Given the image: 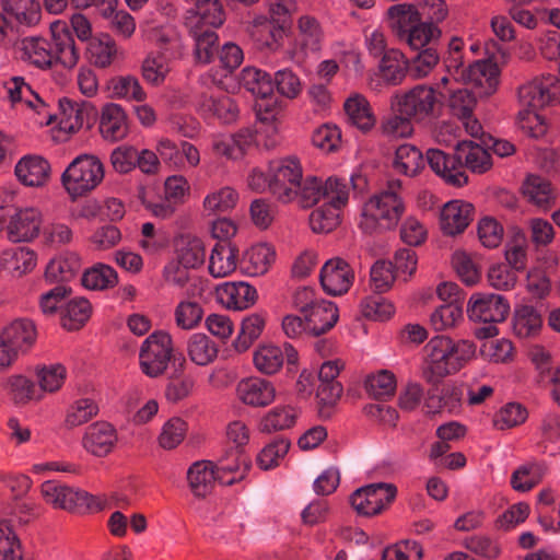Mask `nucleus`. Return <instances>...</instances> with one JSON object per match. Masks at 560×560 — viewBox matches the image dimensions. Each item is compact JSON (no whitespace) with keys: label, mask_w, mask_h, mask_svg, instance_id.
<instances>
[{"label":"nucleus","mask_w":560,"mask_h":560,"mask_svg":"<svg viewBox=\"0 0 560 560\" xmlns=\"http://www.w3.org/2000/svg\"><path fill=\"white\" fill-rule=\"evenodd\" d=\"M456 150L463 154L466 171L483 174L492 167L489 149L478 142H457Z\"/></svg>","instance_id":"nucleus-34"},{"label":"nucleus","mask_w":560,"mask_h":560,"mask_svg":"<svg viewBox=\"0 0 560 560\" xmlns=\"http://www.w3.org/2000/svg\"><path fill=\"white\" fill-rule=\"evenodd\" d=\"M118 442L117 431L109 422L96 421L90 424L82 438L84 450L93 456L109 455Z\"/></svg>","instance_id":"nucleus-17"},{"label":"nucleus","mask_w":560,"mask_h":560,"mask_svg":"<svg viewBox=\"0 0 560 560\" xmlns=\"http://www.w3.org/2000/svg\"><path fill=\"white\" fill-rule=\"evenodd\" d=\"M206 248L203 242L192 235H182L176 243V260L186 268L196 269L203 265Z\"/></svg>","instance_id":"nucleus-37"},{"label":"nucleus","mask_w":560,"mask_h":560,"mask_svg":"<svg viewBox=\"0 0 560 560\" xmlns=\"http://www.w3.org/2000/svg\"><path fill=\"white\" fill-rule=\"evenodd\" d=\"M284 31L281 26L267 19L255 20L252 36L259 48L277 50L283 39Z\"/></svg>","instance_id":"nucleus-43"},{"label":"nucleus","mask_w":560,"mask_h":560,"mask_svg":"<svg viewBox=\"0 0 560 560\" xmlns=\"http://www.w3.org/2000/svg\"><path fill=\"white\" fill-rule=\"evenodd\" d=\"M82 284L91 290H107L117 285V271L109 265L95 264L82 275Z\"/></svg>","instance_id":"nucleus-45"},{"label":"nucleus","mask_w":560,"mask_h":560,"mask_svg":"<svg viewBox=\"0 0 560 560\" xmlns=\"http://www.w3.org/2000/svg\"><path fill=\"white\" fill-rule=\"evenodd\" d=\"M194 39V58L197 63L208 65L218 51L219 36L214 30H188Z\"/></svg>","instance_id":"nucleus-40"},{"label":"nucleus","mask_w":560,"mask_h":560,"mask_svg":"<svg viewBox=\"0 0 560 560\" xmlns=\"http://www.w3.org/2000/svg\"><path fill=\"white\" fill-rule=\"evenodd\" d=\"M100 131L104 138L121 139L127 131V115L124 108L115 103L104 105L100 119Z\"/></svg>","instance_id":"nucleus-32"},{"label":"nucleus","mask_w":560,"mask_h":560,"mask_svg":"<svg viewBox=\"0 0 560 560\" xmlns=\"http://www.w3.org/2000/svg\"><path fill=\"white\" fill-rule=\"evenodd\" d=\"M238 249L231 242H217L209 257V272L214 278L232 273L237 266Z\"/></svg>","instance_id":"nucleus-30"},{"label":"nucleus","mask_w":560,"mask_h":560,"mask_svg":"<svg viewBox=\"0 0 560 560\" xmlns=\"http://www.w3.org/2000/svg\"><path fill=\"white\" fill-rule=\"evenodd\" d=\"M436 104L433 88L419 84L404 94L393 96L392 106L401 115L423 120L433 114Z\"/></svg>","instance_id":"nucleus-11"},{"label":"nucleus","mask_w":560,"mask_h":560,"mask_svg":"<svg viewBox=\"0 0 560 560\" xmlns=\"http://www.w3.org/2000/svg\"><path fill=\"white\" fill-rule=\"evenodd\" d=\"M427 161L430 168L448 186L460 188L468 184V174L464 165L463 154L445 153L439 149L427 151Z\"/></svg>","instance_id":"nucleus-12"},{"label":"nucleus","mask_w":560,"mask_h":560,"mask_svg":"<svg viewBox=\"0 0 560 560\" xmlns=\"http://www.w3.org/2000/svg\"><path fill=\"white\" fill-rule=\"evenodd\" d=\"M442 31L430 22L420 20L399 39L405 42L411 49H424L430 43L441 37Z\"/></svg>","instance_id":"nucleus-47"},{"label":"nucleus","mask_w":560,"mask_h":560,"mask_svg":"<svg viewBox=\"0 0 560 560\" xmlns=\"http://www.w3.org/2000/svg\"><path fill=\"white\" fill-rule=\"evenodd\" d=\"M1 265L4 269L21 276L34 269L36 254L26 247L4 250L1 256Z\"/></svg>","instance_id":"nucleus-50"},{"label":"nucleus","mask_w":560,"mask_h":560,"mask_svg":"<svg viewBox=\"0 0 560 560\" xmlns=\"http://www.w3.org/2000/svg\"><path fill=\"white\" fill-rule=\"evenodd\" d=\"M170 59L150 52L141 66L142 78L154 86L163 84L170 73Z\"/></svg>","instance_id":"nucleus-59"},{"label":"nucleus","mask_w":560,"mask_h":560,"mask_svg":"<svg viewBox=\"0 0 560 560\" xmlns=\"http://www.w3.org/2000/svg\"><path fill=\"white\" fill-rule=\"evenodd\" d=\"M394 168L404 175L415 176L424 167L420 149L410 143L399 145L395 151Z\"/></svg>","instance_id":"nucleus-41"},{"label":"nucleus","mask_w":560,"mask_h":560,"mask_svg":"<svg viewBox=\"0 0 560 560\" xmlns=\"http://www.w3.org/2000/svg\"><path fill=\"white\" fill-rule=\"evenodd\" d=\"M439 60L440 56L434 47L420 49L408 62L409 75L415 80L425 78L436 67Z\"/></svg>","instance_id":"nucleus-62"},{"label":"nucleus","mask_w":560,"mask_h":560,"mask_svg":"<svg viewBox=\"0 0 560 560\" xmlns=\"http://www.w3.org/2000/svg\"><path fill=\"white\" fill-rule=\"evenodd\" d=\"M240 84L253 95L267 98L273 93V82L270 75L256 68H244L241 72Z\"/></svg>","instance_id":"nucleus-42"},{"label":"nucleus","mask_w":560,"mask_h":560,"mask_svg":"<svg viewBox=\"0 0 560 560\" xmlns=\"http://www.w3.org/2000/svg\"><path fill=\"white\" fill-rule=\"evenodd\" d=\"M474 206L462 200L447 202L440 218V225L445 235L455 236L465 231L474 219Z\"/></svg>","instance_id":"nucleus-22"},{"label":"nucleus","mask_w":560,"mask_h":560,"mask_svg":"<svg viewBox=\"0 0 560 560\" xmlns=\"http://www.w3.org/2000/svg\"><path fill=\"white\" fill-rule=\"evenodd\" d=\"M225 21V12L220 0H195V7L187 10L184 25L187 30L218 28Z\"/></svg>","instance_id":"nucleus-15"},{"label":"nucleus","mask_w":560,"mask_h":560,"mask_svg":"<svg viewBox=\"0 0 560 560\" xmlns=\"http://www.w3.org/2000/svg\"><path fill=\"white\" fill-rule=\"evenodd\" d=\"M81 269V260L77 254H67L49 261L45 270V279L50 283L67 284Z\"/></svg>","instance_id":"nucleus-33"},{"label":"nucleus","mask_w":560,"mask_h":560,"mask_svg":"<svg viewBox=\"0 0 560 560\" xmlns=\"http://www.w3.org/2000/svg\"><path fill=\"white\" fill-rule=\"evenodd\" d=\"M542 315L533 305L522 304L515 307L513 315V331L521 338H534L542 327Z\"/></svg>","instance_id":"nucleus-31"},{"label":"nucleus","mask_w":560,"mask_h":560,"mask_svg":"<svg viewBox=\"0 0 560 560\" xmlns=\"http://www.w3.org/2000/svg\"><path fill=\"white\" fill-rule=\"evenodd\" d=\"M361 312L369 319L383 322L393 316L395 308L381 293H376L362 300Z\"/></svg>","instance_id":"nucleus-63"},{"label":"nucleus","mask_w":560,"mask_h":560,"mask_svg":"<svg viewBox=\"0 0 560 560\" xmlns=\"http://www.w3.org/2000/svg\"><path fill=\"white\" fill-rule=\"evenodd\" d=\"M327 201L314 209L308 218L310 226L315 233H329L340 224V210L349 200V187L345 178L330 176L320 183L318 201Z\"/></svg>","instance_id":"nucleus-5"},{"label":"nucleus","mask_w":560,"mask_h":560,"mask_svg":"<svg viewBox=\"0 0 560 560\" xmlns=\"http://www.w3.org/2000/svg\"><path fill=\"white\" fill-rule=\"evenodd\" d=\"M306 327L313 336H320L329 331L338 322L339 312L331 301H319L304 316Z\"/></svg>","instance_id":"nucleus-26"},{"label":"nucleus","mask_w":560,"mask_h":560,"mask_svg":"<svg viewBox=\"0 0 560 560\" xmlns=\"http://www.w3.org/2000/svg\"><path fill=\"white\" fill-rule=\"evenodd\" d=\"M238 399L250 407L264 408L273 402L276 388L273 384L261 377H248L238 382L236 386Z\"/></svg>","instance_id":"nucleus-20"},{"label":"nucleus","mask_w":560,"mask_h":560,"mask_svg":"<svg viewBox=\"0 0 560 560\" xmlns=\"http://www.w3.org/2000/svg\"><path fill=\"white\" fill-rule=\"evenodd\" d=\"M173 357V341L168 332L158 330L142 342L139 352L141 371L149 377L165 373Z\"/></svg>","instance_id":"nucleus-8"},{"label":"nucleus","mask_w":560,"mask_h":560,"mask_svg":"<svg viewBox=\"0 0 560 560\" xmlns=\"http://www.w3.org/2000/svg\"><path fill=\"white\" fill-rule=\"evenodd\" d=\"M3 10L11 13L23 24H36L40 16V7L36 0H1Z\"/></svg>","instance_id":"nucleus-58"},{"label":"nucleus","mask_w":560,"mask_h":560,"mask_svg":"<svg viewBox=\"0 0 560 560\" xmlns=\"http://www.w3.org/2000/svg\"><path fill=\"white\" fill-rule=\"evenodd\" d=\"M343 110L350 126L363 135L376 126V116L369 100L360 93L350 94L343 102Z\"/></svg>","instance_id":"nucleus-21"},{"label":"nucleus","mask_w":560,"mask_h":560,"mask_svg":"<svg viewBox=\"0 0 560 560\" xmlns=\"http://www.w3.org/2000/svg\"><path fill=\"white\" fill-rule=\"evenodd\" d=\"M536 112L537 110L533 109H524L518 113L517 128L523 137L538 139L547 135V122L545 118Z\"/></svg>","instance_id":"nucleus-64"},{"label":"nucleus","mask_w":560,"mask_h":560,"mask_svg":"<svg viewBox=\"0 0 560 560\" xmlns=\"http://www.w3.org/2000/svg\"><path fill=\"white\" fill-rule=\"evenodd\" d=\"M522 191L529 202L542 209L550 208L556 198L551 183L534 174L526 177Z\"/></svg>","instance_id":"nucleus-36"},{"label":"nucleus","mask_w":560,"mask_h":560,"mask_svg":"<svg viewBox=\"0 0 560 560\" xmlns=\"http://www.w3.org/2000/svg\"><path fill=\"white\" fill-rule=\"evenodd\" d=\"M462 79L482 89L486 95L492 94L499 83V68L488 60H478L462 72Z\"/></svg>","instance_id":"nucleus-28"},{"label":"nucleus","mask_w":560,"mask_h":560,"mask_svg":"<svg viewBox=\"0 0 560 560\" xmlns=\"http://www.w3.org/2000/svg\"><path fill=\"white\" fill-rule=\"evenodd\" d=\"M343 392L340 382H319L316 390L318 412L323 419L332 416L334 408L338 404Z\"/></svg>","instance_id":"nucleus-57"},{"label":"nucleus","mask_w":560,"mask_h":560,"mask_svg":"<svg viewBox=\"0 0 560 560\" xmlns=\"http://www.w3.org/2000/svg\"><path fill=\"white\" fill-rule=\"evenodd\" d=\"M381 78L388 84L397 85L409 73L408 61L404 54L397 49H389L378 65Z\"/></svg>","instance_id":"nucleus-38"},{"label":"nucleus","mask_w":560,"mask_h":560,"mask_svg":"<svg viewBox=\"0 0 560 560\" xmlns=\"http://www.w3.org/2000/svg\"><path fill=\"white\" fill-rule=\"evenodd\" d=\"M510 313V303L505 296L494 293H474L467 303L468 318L487 326L477 332L479 338H491L499 334L497 323L505 320Z\"/></svg>","instance_id":"nucleus-6"},{"label":"nucleus","mask_w":560,"mask_h":560,"mask_svg":"<svg viewBox=\"0 0 560 560\" xmlns=\"http://www.w3.org/2000/svg\"><path fill=\"white\" fill-rule=\"evenodd\" d=\"M463 319V303H445L431 314L430 322L436 331L454 327Z\"/></svg>","instance_id":"nucleus-60"},{"label":"nucleus","mask_w":560,"mask_h":560,"mask_svg":"<svg viewBox=\"0 0 560 560\" xmlns=\"http://www.w3.org/2000/svg\"><path fill=\"white\" fill-rule=\"evenodd\" d=\"M108 89L115 98H125L135 102H143L147 94L139 80L133 75H120L108 82Z\"/></svg>","instance_id":"nucleus-53"},{"label":"nucleus","mask_w":560,"mask_h":560,"mask_svg":"<svg viewBox=\"0 0 560 560\" xmlns=\"http://www.w3.org/2000/svg\"><path fill=\"white\" fill-rule=\"evenodd\" d=\"M198 107L206 117H215L223 124L234 122L240 114L235 101L225 94L212 95L202 93L198 101Z\"/></svg>","instance_id":"nucleus-25"},{"label":"nucleus","mask_w":560,"mask_h":560,"mask_svg":"<svg viewBox=\"0 0 560 560\" xmlns=\"http://www.w3.org/2000/svg\"><path fill=\"white\" fill-rule=\"evenodd\" d=\"M424 352L422 377L427 383L436 385L474 358L476 345L469 340L455 342L450 337L435 336L424 346Z\"/></svg>","instance_id":"nucleus-2"},{"label":"nucleus","mask_w":560,"mask_h":560,"mask_svg":"<svg viewBox=\"0 0 560 560\" xmlns=\"http://www.w3.org/2000/svg\"><path fill=\"white\" fill-rule=\"evenodd\" d=\"M296 410L291 406H279L271 409L260 421L261 432L271 433L290 429L295 423Z\"/></svg>","instance_id":"nucleus-52"},{"label":"nucleus","mask_w":560,"mask_h":560,"mask_svg":"<svg viewBox=\"0 0 560 560\" xmlns=\"http://www.w3.org/2000/svg\"><path fill=\"white\" fill-rule=\"evenodd\" d=\"M59 112L57 114V126L59 131L65 135H73L78 132L89 116V112L94 108L88 103H75L71 100L63 97L58 101Z\"/></svg>","instance_id":"nucleus-23"},{"label":"nucleus","mask_w":560,"mask_h":560,"mask_svg":"<svg viewBox=\"0 0 560 560\" xmlns=\"http://www.w3.org/2000/svg\"><path fill=\"white\" fill-rule=\"evenodd\" d=\"M14 173L22 185L39 188L48 184L51 167L45 158L30 154L19 160Z\"/></svg>","instance_id":"nucleus-19"},{"label":"nucleus","mask_w":560,"mask_h":560,"mask_svg":"<svg viewBox=\"0 0 560 560\" xmlns=\"http://www.w3.org/2000/svg\"><path fill=\"white\" fill-rule=\"evenodd\" d=\"M217 480H220L225 485H233L236 482L235 478L223 479L221 475H217L214 466L210 460L195 462L187 470L189 489L198 499H205L212 492Z\"/></svg>","instance_id":"nucleus-18"},{"label":"nucleus","mask_w":560,"mask_h":560,"mask_svg":"<svg viewBox=\"0 0 560 560\" xmlns=\"http://www.w3.org/2000/svg\"><path fill=\"white\" fill-rule=\"evenodd\" d=\"M42 223L43 215L37 208L16 209L4 228L8 240L12 243L32 242L39 235Z\"/></svg>","instance_id":"nucleus-13"},{"label":"nucleus","mask_w":560,"mask_h":560,"mask_svg":"<svg viewBox=\"0 0 560 560\" xmlns=\"http://www.w3.org/2000/svg\"><path fill=\"white\" fill-rule=\"evenodd\" d=\"M88 54L90 61L95 67L105 69L116 59L118 47L109 35H104L103 37L93 38L89 42Z\"/></svg>","instance_id":"nucleus-44"},{"label":"nucleus","mask_w":560,"mask_h":560,"mask_svg":"<svg viewBox=\"0 0 560 560\" xmlns=\"http://www.w3.org/2000/svg\"><path fill=\"white\" fill-rule=\"evenodd\" d=\"M401 182L392 179L385 189L372 195L363 205L359 228L365 234H381L395 229L405 213L400 196Z\"/></svg>","instance_id":"nucleus-3"},{"label":"nucleus","mask_w":560,"mask_h":560,"mask_svg":"<svg viewBox=\"0 0 560 560\" xmlns=\"http://www.w3.org/2000/svg\"><path fill=\"white\" fill-rule=\"evenodd\" d=\"M52 63L66 69L74 68L80 59L79 49L71 31L65 23L56 22L50 26Z\"/></svg>","instance_id":"nucleus-16"},{"label":"nucleus","mask_w":560,"mask_h":560,"mask_svg":"<svg viewBox=\"0 0 560 560\" xmlns=\"http://www.w3.org/2000/svg\"><path fill=\"white\" fill-rule=\"evenodd\" d=\"M298 31L302 46L311 51H318L324 39V31L315 16L302 15L298 20Z\"/></svg>","instance_id":"nucleus-55"},{"label":"nucleus","mask_w":560,"mask_h":560,"mask_svg":"<svg viewBox=\"0 0 560 560\" xmlns=\"http://www.w3.org/2000/svg\"><path fill=\"white\" fill-rule=\"evenodd\" d=\"M21 59L38 69L47 70L54 67L51 45L44 37H25L20 42Z\"/></svg>","instance_id":"nucleus-29"},{"label":"nucleus","mask_w":560,"mask_h":560,"mask_svg":"<svg viewBox=\"0 0 560 560\" xmlns=\"http://www.w3.org/2000/svg\"><path fill=\"white\" fill-rule=\"evenodd\" d=\"M397 488L393 483H372L357 489L350 495V504L358 514L374 516L382 513L395 500Z\"/></svg>","instance_id":"nucleus-10"},{"label":"nucleus","mask_w":560,"mask_h":560,"mask_svg":"<svg viewBox=\"0 0 560 560\" xmlns=\"http://www.w3.org/2000/svg\"><path fill=\"white\" fill-rule=\"evenodd\" d=\"M266 325L262 314H252L242 320L241 330L234 340L236 351H246L259 338Z\"/></svg>","instance_id":"nucleus-51"},{"label":"nucleus","mask_w":560,"mask_h":560,"mask_svg":"<svg viewBox=\"0 0 560 560\" xmlns=\"http://www.w3.org/2000/svg\"><path fill=\"white\" fill-rule=\"evenodd\" d=\"M5 387L10 399L15 405H25L34 398H40V396H36L35 384L23 375L9 377Z\"/></svg>","instance_id":"nucleus-61"},{"label":"nucleus","mask_w":560,"mask_h":560,"mask_svg":"<svg viewBox=\"0 0 560 560\" xmlns=\"http://www.w3.org/2000/svg\"><path fill=\"white\" fill-rule=\"evenodd\" d=\"M322 182L317 176L303 177L301 162L294 155L270 161L266 172L253 168L247 177V185L253 191L268 192L281 205L298 201L302 208H311L318 202Z\"/></svg>","instance_id":"nucleus-1"},{"label":"nucleus","mask_w":560,"mask_h":560,"mask_svg":"<svg viewBox=\"0 0 560 560\" xmlns=\"http://www.w3.org/2000/svg\"><path fill=\"white\" fill-rule=\"evenodd\" d=\"M0 337L18 353H26L36 342L37 328L30 318H16L5 326Z\"/></svg>","instance_id":"nucleus-24"},{"label":"nucleus","mask_w":560,"mask_h":560,"mask_svg":"<svg viewBox=\"0 0 560 560\" xmlns=\"http://www.w3.org/2000/svg\"><path fill=\"white\" fill-rule=\"evenodd\" d=\"M151 40L158 48L154 52L165 59L174 60L184 55V43L182 36L173 28H153Z\"/></svg>","instance_id":"nucleus-35"},{"label":"nucleus","mask_w":560,"mask_h":560,"mask_svg":"<svg viewBox=\"0 0 560 560\" xmlns=\"http://www.w3.org/2000/svg\"><path fill=\"white\" fill-rule=\"evenodd\" d=\"M387 18L390 28L400 38L407 30L420 22L421 14L411 3H397L387 9Z\"/></svg>","instance_id":"nucleus-39"},{"label":"nucleus","mask_w":560,"mask_h":560,"mask_svg":"<svg viewBox=\"0 0 560 560\" xmlns=\"http://www.w3.org/2000/svg\"><path fill=\"white\" fill-rule=\"evenodd\" d=\"M44 501L54 509L75 515L95 514L106 509L104 494H92L79 488H72L57 480H47L40 486Z\"/></svg>","instance_id":"nucleus-4"},{"label":"nucleus","mask_w":560,"mask_h":560,"mask_svg":"<svg viewBox=\"0 0 560 560\" xmlns=\"http://www.w3.org/2000/svg\"><path fill=\"white\" fill-rule=\"evenodd\" d=\"M189 359L197 365L205 366L218 357L217 345L205 334H194L187 345Z\"/></svg>","instance_id":"nucleus-46"},{"label":"nucleus","mask_w":560,"mask_h":560,"mask_svg":"<svg viewBox=\"0 0 560 560\" xmlns=\"http://www.w3.org/2000/svg\"><path fill=\"white\" fill-rule=\"evenodd\" d=\"M275 259V250L266 243L252 246L244 253L242 262L247 272L252 275H264L267 272Z\"/></svg>","instance_id":"nucleus-48"},{"label":"nucleus","mask_w":560,"mask_h":560,"mask_svg":"<svg viewBox=\"0 0 560 560\" xmlns=\"http://www.w3.org/2000/svg\"><path fill=\"white\" fill-rule=\"evenodd\" d=\"M90 315L91 304L86 299L71 300L61 315V326L69 331L79 330L90 318Z\"/></svg>","instance_id":"nucleus-56"},{"label":"nucleus","mask_w":560,"mask_h":560,"mask_svg":"<svg viewBox=\"0 0 560 560\" xmlns=\"http://www.w3.org/2000/svg\"><path fill=\"white\" fill-rule=\"evenodd\" d=\"M517 98L525 109L556 106L560 104V79L552 74L536 77L518 88Z\"/></svg>","instance_id":"nucleus-9"},{"label":"nucleus","mask_w":560,"mask_h":560,"mask_svg":"<svg viewBox=\"0 0 560 560\" xmlns=\"http://www.w3.org/2000/svg\"><path fill=\"white\" fill-rule=\"evenodd\" d=\"M218 298L228 308L245 310L256 302L257 291L247 282H226L218 289Z\"/></svg>","instance_id":"nucleus-27"},{"label":"nucleus","mask_w":560,"mask_h":560,"mask_svg":"<svg viewBox=\"0 0 560 560\" xmlns=\"http://www.w3.org/2000/svg\"><path fill=\"white\" fill-rule=\"evenodd\" d=\"M254 365L261 373L272 375L280 371L284 362V353L277 346H261L254 352Z\"/></svg>","instance_id":"nucleus-54"},{"label":"nucleus","mask_w":560,"mask_h":560,"mask_svg":"<svg viewBox=\"0 0 560 560\" xmlns=\"http://www.w3.org/2000/svg\"><path fill=\"white\" fill-rule=\"evenodd\" d=\"M353 280L354 272L351 266L340 257L327 260L320 269L319 281L323 290L329 295L347 293Z\"/></svg>","instance_id":"nucleus-14"},{"label":"nucleus","mask_w":560,"mask_h":560,"mask_svg":"<svg viewBox=\"0 0 560 560\" xmlns=\"http://www.w3.org/2000/svg\"><path fill=\"white\" fill-rule=\"evenodd\" d=\"M104 178L101 161L92 155L75 158L61 175V184L71 200L85 196L94 190Z\"/></svg>","instance_id":"nucleus-7"},{"label":"nucleus","mask_w":560,"mask_h":560,"mask_svg":"<svg viewBox=\"0 0 560 560\" xmlns=\"http://www.w3.org/2000/svg\"><path fill=\"white\" fill-rule=\"evenodd\" d=\"M364 387L374 399L386 400L396 392V377L393 372L381 370L365 378Z\"/></svg>","instance_id":"nucleus-49"}]
</instances>
